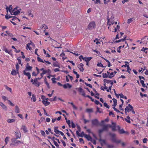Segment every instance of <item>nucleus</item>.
<instances>
[{
	"instance_id": "7ed1b4c3",
	"label": "nucleus",
	"mask_w": 148,
	"mask_h": 148,
	"mask_svg": "<svg viewBox=\"0 0 148 148\" xmlns=\"http://www.w3.org/2000/svg\"><path fill=\"white\" fill-rule=\"evenodd\" d=\"M21 11V9H19L17 10L16 8H14V10L12 12L11 15H17Z\"/></svg>"
},
{
	"instance_id": "c03bdc74",
	"label": "nucleus",
	"mask_w": 148,
	"mask_h": 148,
	"mask_svg": "<svg viewBox=\"0 0 148 148\" xmlns=\"http://www.w3.org/2000/svg\"><path fill=\"white\" fill-rule=\"evenodd\" d=\"M45 83L47 85V86L48 87V88H50V87L49 86V84L48 83V82L45 79Z\"/></svg>"
},
{
	"instance_id": "9b49d317",
	"label": "nucleus",
	"mask_w": 148,
	"mask_h": 148,
	"mask_svg": "<svg viewBox=\"0 0 148 148\" xmlns=\"http://www.w3.org/2000/svg\"><path fill=\"white\" fill-rule=\"evenodd\" d=\"M78 90L79 92L81 93L82 95L84 97L85 96L86 94L82 88H78Z\"/></svg>"
},
{
	"instance_id": "cd10ccee",
	"label": "nucleus",
	"mask_w": 148,
	"mask_h": 148,
	"mask_svg": "<svg viewBox=\"0 0 148 148\" xmlns=\"http://www.w3.org/2000/svg\"><path fill=\"white\" fill-rule=\"evenodd\" d=\"M4 86L6 90L9 91L11 92H12V90L11 88L9 87L6 85H5Z\"/></svg>"
},
{
	"instance_id": "b1692460",
	"label": "nucleus",
	"mask_w": 148,
	"mask_h": 148,
	"mask_svg": "<svg viewBox=\"0 0 148 148\" xmlns=\"http://www.w3.org/2000/svg\"><path fill=\"white\" fill-rule=\"evenodd\" d=\"M9 140V137H7L5 139V145H6L8 141Z\"/></svg>"
},
{
	"instance_id": "5fc2aeb1",
	"label": "nucleus",
	"mask_w": 148,
	"mask_h": 148,
	"mask_svg": "<svg viewBox=\"0 0 148 148\" xmlns=\"http://www.w3.org/2000/svg\"><path fill=\"white\" fill-rule=\"evenodd\" d=\"M109 114L110 115H112L113 117H114V113L112 112H109Z\"/></svg>"
},
{
	"instance_id": "c9c22d12",
	"label": "nucleus",
	"mask_w": 148,
	"mask_h": 148,
	"mask_svg": "<svg viewBox=\"0 0 148 148\" xmlns=\"http://www.w3.org/2000/svg\"><path fill=\"white\" fill-rule=\"evenodd\" d=\"M144 81L143 80H140V83L142 84L143 87H145L146 86L145 84L144 83ZM147 87V86H146Z\"/></svg>"
},
{
	"instance_id": "de8ad7c7",
	"label": "nucleus",
	"mask_w": 148,
	"mask_h": 148,
	"mask_svg": "<svg viewBox=\"0 0 148 148\" xmlns=\"http://www.w3.org/2000/svg\"><path fill=\"white\" fill-rule=\"evenodd\" d=\"M4 51L6 53H8L9 54H10V51H8L7 49H4Z\"/></svg>"
},
{
	"instance_id": "c756f323",
	"label": "nucleus",
	"mask_w": 148,
	"mask_h": 148,
	"mask_svg": "<svg viewBox=\"0 0 148 148\" xmlns=\"http://www.w3.org/2000/svg\"><path fill=\"white\" fill-rule=\"evenodd\" d=\"M15 120L14 119H8L7 120V122L9 123H13L15 121Z\"/></svg>"
},
{
	"instance_id": "5701e85b",
	"label": "nucleus",
	"mask_w": 148,
	"mask_h": 148,
	"mask_svg": "<svg viewBox=\"0 0 148 148\" xmlns=\"http://www.w3.org/2000/svg\"><path fill=\"white\" fill-rule=\"evenodd\" d=\"M15 112L17 113H19L20 112L19 108L17 106H15Z\"/></svg>"
},
{
	"instance_id": "09e8293b",
	"label": "nucleus",
	"mask_w": 148,
	"mask_h": 148,
	"mask_svg": "<svg viewBox=\"0 0 148 148\" xmlns=\"http://www.w3.org/2000/svg\"><path fill=\"white\" fill-rule=\"evenodd\" d=\"M127 71L130 73V70H131L130 69V66L129 65L127 66Z\"/></svg>"
},
{
	"instance_id": "f03ea898",
	"label": "nucleus",
	"mask_w": 148,
	"mask_h": 148,
	"mask_svg": "<svg viewBox=\"0 0 148 148\" xmlns=\"http://www.w3.org/2000/svg\"><path fill=\"white\" fill-rule=\"evenodd\" d=\"M81 58H82V59L84 60L86 62H89L92 58L91 57H83V56L82 55L79 57V58L81 61H82V60L81 59Z\"/></svg>"
},
{
	"instance_id": "603ef678",
	"label": "nucleus",
	"mask_w": 148,
	"mask_h": 148,
	"mask_svg": "<svg viewBox=\"0 0 148 148\" xmlns=\"http://www.w3.org/2000/svg\"><path fill=\"white\" fill-rule=\"evenodd\" d=\"M107 147L109 148H112L114 146L112 145H108Z\"/></svg>"
},
{
	"instance_id": "a18cd8bd",
	"label": "nucleus",
	"mask_w": 148,
	"mask_h": 148,
	"mask_svg": "<svg viewBox=\"0 0 148 148\" xmlns=\"http://www.w3.org/2000/svg\"><path fill=\"white\" fill-rule=\"evenodd\" d=\"M104 106H105V107H106V108H110V107L106 103H104Z\"/></svg>"
},
{
	"instance_id": "774afa93",
	"label": "nucleus",
	"mask_w": 148,
	"mask_h": 148,
	"mask_svg": "<svg viewBox=\"0 0 148 148\" xmlns=\"http://www.w3.org/2000/svg\"><path fill=\"white\" fill-rule=\"evenodd\" d=\"M60 71V69L58 68H56L54 69V71L55 72H57Z\"/></svg>"
},
{
	"instance_id": "c85d7f7f",
	"label": "nucleus",
	"mask_w": 148,
	"mask_h": 148,
	"mask_svg": "<svg viewBox=\"0 0 148 148\" xmlns=\"http://www.w3.org/2000/svg\"><path fill=\"white\" fill-rule=\"evenodd\" d=\"M108 125H106L103 126V130L104 131H107L108 130Z\"/></svg>"
},
{
	"instance_id": "4468645a",
	"label": "nucleus",
	"mask_w": 148,
	"mask_h": 148,
	"mask_svg": "<svg viewBox=\"0 0 148 148\" xmlns=\"http://www.w3.org/2000/svg\"><path fill=\"white\" fill-rule=\"evenodd\" d=\"M63 87L64 88H70L72 87L71 85H70L69 83H67L66 84H64L63 85Z\"/></svg>"
},
{
	"instance_id": "a878e982",
	"label": "nucleus",
	"mask_w": 148,
	"mask_h": 148,
	"mask_svg": "<svg viewBox=\"0 0 148 148\" xmlns=\"http://www.w3.org/2000/svg\"><path fill=\"white\" fill-rule=\"evenodd\" d=\"M130 117L128 116L125 119V120L127 123H130L131 122L130 121Z\"/></svg>"
},
{
	"instance_id": "dca6fc26",
	"label": "nucleus",
	"mask_w": 148,
	"mask_h": 148,
	"mask_svg": "<svg viewBox=\"0 0 148 148\" xmlns=\"http://www.w3.org/2000/svg\"><path fill=\"white\" fill-rule=\"evenodd\" d=\"M0 106L3 108V109L6 110H7V107L2 102H0Z\"/></svg>"
},
{
	"instance_id": "3c124183",
	"label": "nucleus",
	"mask_w": 148,
	"mask_h": 148,
	"mask_svg": "<svg viewBox=\"0 0 148 148\" xmlns=\"http://www.w3.org/2000/svg\"><path fill=\"white\" fill-rule=\"evenodd\" d=\"M104 1V3L105 4H107L108 3H109L110 1V0H103Z\"/></svg>"
},
{
	"instance_id": "1a4fd4ad",
	"label": "nucleus",
	"mask_w": 148,
	"mask_h": 148,
	"mask_svg": "<svg viewBox=\"0 0 148 148\" xmlns=\"http://www.w3.org/2000/svg\"><path fill=\"white\" fill-rule=\"evenodd\" d=\"M99 141L100 142L102 146H103L104 145H107L106 141L105 140L100 138L99 140Z\"/></svg>"
},
{
	"instance_id": "ea45409f",
	"label": "nucleus",
	"mask_w": 148,
	"mask_h": 148,
	"mask_svg": "<svg viewBox=\"0 0 148 148\" xmlns=\"http://www.w3.org/2000/svg\"><path fill=\"white\" fill-rule=\"evenodd\" d=\"M113 141L115 143H121V141L120 140H116L115 139H114L113 140Z\"/></svg>"
},
{
	"instance_id": "412c9836",
	"label": "nucleus",
	"mask_w": 148,
	"mask_h": 148,
	"mask_svg": "<svg viewBox=\"0 0 148 148\" xmlns=\"http://www.w3.org/2000/svg\"><path fill=\"white\" fill-rule=\"evenodd\" d=\"M21 142L19 140H18L15 142L13 143H11L10 144V145H18L19 143H21Z\"/></svg>"
},
{
	"instance_id": "864d4df0",
	"label": "nucleus",
	"mask_w": 148,
	"mask_h": 148,
	"mask_svg": "<svg viewBox=\"0 0 148 148\" xmlns=\"http://www.w3.org/2000/svg\"><path fill=\"white\" fill-rule=\"evenodd\" d=\"M16 68L17 70V71H18V69H19V66L18 64H17L16 65Z\"/></svg>"
},
{
	"instance_id": "37998d69",
	"label": "nucleus",
	"mask_w": 148,
	"mask_h": 148,
	"mask_svg": "<svg viewBox=\"0 0 148 148\" xmlns=\"http://www.w3.org/2000/svg\"><path fill=\"white\" fill-rule=\"evenodd\" d=\"M123 104H121L119 106V108H120V110H122L123 111L124 109L123 108H122V107L123 106Z\"/></svg>"
},
{
	"instance_id": "4be33fe9",
	"label": "nucleus",
	"mask_w": 148,
	"mask_h": 148,
	"mask_svg": "<svg viewBox=\"0 0 148 148\" xmlns=\"http://www.w3.org/2000/svg\"><path fill=\"white\" fill-rule=\"evenodd\" d=\"M51 71L49 69H48L47 70H45L43 71L42 72V74H45L47 73H50Z\"/></svg>"
},
{
	"instance_id": "72a5a7b5",
	"label": "nucleus",
	"mask_w": 148,
	"mask_h": 148,
	"mask_svg": "<svg viewBox=\"0 0 148 148\" xmlns=\"http://www.w3.org/2000/svg\"><path fill=\"white\" fill-rule=\"evenodd\" d=\"M37 60H38V61L39 62H43V63H44V62L43 61V60L42 59H41L38 56L37 57Z\"/></svg>"
},
{
	"instance_id": "20e7f679",
	"label": "nucleus",
	"mask_w": 148,
	"mask_h": 148,
	"mask_svg": "<svg viewBox=\"0 0 148 148\" xmlns=\"http://www.w3.org/2000/svg\"><path fill=\"white\" fill-rule=\"evenodd\" d=\"M91 122L92 125H93L97 126L98 125H99L101 126H103L101 124L99 123V121L96 119L92 120Z\"/></svg>"
},
{
	"instance_id": "bb28decb",
	"label": "nucleus",
	"mask_w": 148,
	"mask_h": 148,
	"mask_svg": "<svg viewBox=\"0 0 148 148\" xmlns=\"http://www.w3.org/2000/svg\"><path fill=\"white\" fill-rule=\"evenodd\" d=\"M125 38H126V37H124V38H123L120 39L119 40H116L115 41V42H116V43H118V42H119L121 41H124L125 40Z\"/></svg>"
},
{
	"instance_id": "49530a36",
	"label": "nucleus",
	"mask_w": 148,
	"mask_h": 148,
	"mask_svg": "<svg viewBox=\"0 0 148 148\" xmlns=\"http://www.w3.org/2000/svg\"><path fill=\"white\" fill-rule=\"evenodd\" d=\"M33 100L34 102H35L36 100V98L35 96L34 95H32Z\"/></svg>"
},
{
	"instance_id": "79ce46f5",
	"label": "nucleus",
	"mask_w": 148,
	"mask_h": 148,
	"mask_svg": "<svg viewBox=\"0 0 148 148\" xmlns=\"http://www.w3.org/2000/svg\"><path fill=\"white\" fill-rule=\"evenodd\" d=\"M83 120L84 121V123L85 124H86V123L88 122H89L90 121L89 120H86L85 118L83 119Z\"/></svg>"
},
{
	"instance_id": "7c9ffc66",
	"label": "nucleus",
	"mask_w": 148,
	"mask_h": 148,
	"mask_svg": "<svg viewBox=\"0 0 148 148\" xmlns=\"http://www.w3.org/2000/svg\"><path fill=\"white\" fill-rule=\"evenodd\" d=\"M58 128V127H55L54 128V131L56 134H58L59 133V132H60V131L57 129Z\"/></svg>"
},
{
	"instance_id": "338daca9",
	"label": "nucleus",
	"mask_w": 148,
	"mask_h": 148,
	"mask_svg": "<svg viewBox=\"0 0 148 148\" xmlns=\"http://www.w3.org/2000/svg\"><path fill=\"white\" fill-rule=\"evenodd\" d=\"M104 131L103 129L99 130V134H101Z\"/></svg>"
},
{
	"instance_id": "aec40b11",
	"label": "nucleus",
	"mask_w": 148,
	"mask_h": 148,
	"mask_svg": "<svg viewBox=\"0 0 148 148\" xmlns=\"http://www.w3.org/2000/svg\"><path fill=\"white\" fill-rule=\"evenodd\" d=\"M6 9L7 11V12H8V11L9 12H10L11 14V12L12 11H11V10H12V5H10L9 6V7L8 8V7L6 8Z\"/></svg>"
},
{
	"instance_id": "423d86ee",
	"label": "nucleus",
	"mask_w": 148,
	"mask_h": 148,
	"mask_svg": "<svg viewBox=\"0 0 148 148\" xmlns=\"http://www.w3.org/2000/svg\"><path fill=\"white\" fill-rule=\"evenodd\" d=\"M32 84L38 87L40 84V83L36 79H34V82H33Z\"/></svg>"
},
{
	"instance_id": "4c0bfd02",
	"label": "nucleus",
	"mask_w": 148,
	"mask_h": 148,
	"mask_svg": "<svg viewBox=\"0 0 148 148\" xmlns=\"http://www.w3.org/2000/svg\"><path fill=\"white\" fill-rule=\"evenodd\" d=\"M97 65L98 66L101 67L102 68L104 67V66H103V64H101V62L97 64Z\"/></svg>"
},
{
	"instance_id": "39448f33",
	"label": "nucleus",
	"mask_w": 148,
	"mask_h": 148,
	"mask_svg": "<svg viewBox=\"0 0 148 148\" xmlns=\"http://www.w3.org/2000/svg\"><path fill=\"white\" fill-rule=\"evenodd\" d=\"M133 109V107L130 104H128V106H127L126 108H125V110H127V112H129L131 111Z\"/></svg>"
},
{
	"instance_id": "58836bf2",
	"label": "nucleus",
	"mask_w": 148,
	"mask_h": 148,
	"mask_svg": "<svg viewBox=\"0 0 148 148\" xmlns=\"http://www.w3.org/2000/svg\"><path fill=\"white\" fill-rule=\"evenodd\" d=\"M133 18H131L130 19H128L127 20V23L128 24H129L131 22H132L133 21Z\"/></svg>"
},
{
	"instance_id": "4d7b16f0",
	"label": "nucleus",
	"mask_w": 148,
	"mask_h": 148,
	"mask_svg": "<svg viewBox=\"0 0 148 148\" xmlns=\"http://www.w3.org/2000/svg\"><path fill=\"white\" fill-rule=\"evenodd\" d=\"M56 78L55 77L52 78H51V80L52 81L53 83H56V82L55 81L56 80Z\"/></svg>"
},
{
	"instance_id": "bf43d9fd",
	"label": "nucleus",
	"mask_w": 148,
	"mask_h": 148,
	"mask_svg": "<svg viewBox=\"0 0 148 148\" xmlns=\"http://www.w3.org/2000/svg\"><path fill=\"white\" fill-rule=\"evenodd\" d=\"M71 126L73 128H74L75 127V125L73 122H72L71 123Z\"/></svg>"
},
{
	"instance_id": "6e6552de",
	"label": "nucleus",
	"mask_w": 148,
	"mask_h": 148,
	"mask_svg": "<svg viewBox=\"0 0 148 148\" xmlns=\"http://www.w3.org/2000/svg\"><path fill=\"white\" fill-rule=\"evenodd\" d=\"M84 66V64L82 63H80L78 64V67L81 71L83 72L84 71V69L83 68Z\"/></svg>"
},
{
	"instance_id": "2eb2a0df",
	"label": "nucleus",
	"mask_w": 148,
	"mask_h": 148,
	"mask_svg": "<svg viewBox=\"0 0 148 148\" xmlns=\"http://www.w3.org/2000/svg\"><path fill=\"white\" fill-rule=\"evenodd\" d=\"M42 101L45 106H47L50 104V103L49 102H48L45 100H43Z\"/></svg>"
},
{
	"instance_id": "6ab92c4d",
	"label": "nucleus",
	"mask_w": 148,
	"mask_h": 148,
	"mask_svg": "<svg viewBox=\"0 0 148 148\" xmlns=\"http://www.w3.org/2000/svg\"><path fill=\"white\" fill-rule=\"evenodd\" d=\"M85 137L89 141H92V138L89 135H85Z\"/></svg>"
},
{
	"instance_id": "8fccbe9b",
	"label": "nucleus",
	"mask_w": 148,
	"mask_h": 148,
	"mask_svg": "<svg viewBox=\"0 0 148 148\" xmlns=\"http://www.w3.org/2000/svg\"><path fill=\"white\" fill-rule=\"evenodd\" d=\"M85 84L87 86H88V87H90V88H92V85L90 84L86 83V82L85 83Z\"/></svg>"
},
{
	"instance_id": "f3484780",
	"label": "nucleus",
	"mask_w": 148,
	"mask_h": 148,
	"mask_svg": "<svg viewBox=\"0 0 148 148\" xmlns=\"http://www.w3.org/2000/svg\"><path fill=\"white\" fill-rule=\"evenodd\" d=\"M18 73V71H15V70H12L11 72V74L13 75H15L17 74Z\"/></svg>"
},
{
	"instance_id": "ddd939ff",
	"label": "nucleus",
	"mask_w": 148,
	"mask_h": 148,
	"mask_svg": "<svg viewBox=\"0 0 148 148\" xmlns=\"http://www.w3.org/2000/svg\"><path fill=\"white\" fill-rule=\"evenodd\" d=\"M23 74L26 76H27L28 77V79H29L31 78V75L30 73H27L25 70H24L23 71Z\"/></svg>"
},
{
	"instance_id": "393cba45",
	"label": "nucleus",
	"mask_w": 148,
	"mask_h": 148,
	"mask_svg": "<svg viewBox=\"0 0 148 148\" xmlns=\"http://www.w3.org/2000/svg\"><path fill=\"white\" fill-rule=\"evenodd\" d=\"M31 43H28L27 44L26 49H29V50H30L31 49V48L29 47V46L31 44H32V42L31 41Z\"/></svg>"
},
{
	"instance_id": "e2e57ef3",
	"label": "nucleus",
	"mask_w": 148,
	"mask_h": 148,
	"mask_svg": "<svg viewBox=\"0 0 148 148\" xmlns=\"http://www.w3.org/2000/svg\"><path fill=\"white\" fill-rule=\"evenodd\" d=\"M79 141L80 143H84V141H83V140L82 138H79Z\"/></svg>"
},
{
	"instance_id": "a211bd4d",
	"label": "nucleus",
	"mask_w": 148,
	"mask_h": 148,
	"mask_svg": "<svg viewBox=\"0 0 148 148\" xmlns=\"http://www.w3.org/2000/svg\"><path fill=\"white\" fill-rule=\"evenodd\" d=\"M32 69V67L31 66H30L28 65V64H27V66H26V68L25 69V71H29L30 70L31 71Z\"/></svg>"
},
{
	"instance_id": "052dcab7",
	"label": "nucleus",
	"mask_w": 148,
	"mask_h": 148,
	"mask_svg": "<svg viewBox=\"0 0 148 148\" xmlns=\"http://www.w3.org/2000/svg\"><path fill=\"white\" fill-rule=\"evenodd\" d=\"M113 108L114 109V110L116 111V112H120V111L118 110L115 107H113Z\"/></svg>"
},
{
	"instance_id": "9d476101",
	"label": "nucleus",
	"mask_w": 148,
	"mask_h": 148,
	"mask_svg": "<svg viewBox=\"0 0 148 148\" xmlns=\"http://www.w3.org/2000/svg\"><path fill=\"white\" fill-rule=\"evenodd\" d=\"M107 73H108V74H107L106 73H103L102 74V76H103V78H107V77H108L110 78H112V77H111L110 76L109 74V72H108V71L107 72Z\"/></svg>"
},
{
	"instance_id": "0e129e2a",
	"label": "nucleus",
	"mask_w": 148,
	"mask_h": 148,
	"mask_svg": "<svg viewBox=\"0 0 148 148\" xmlns=\"http://www.w3.org/2000/svg\"><path fill=\"white\" fill-rule=\"evenodd\" d=\"M110 84H111V85L109 87V89L110 90H111V88H112V86L113 84V82H111V83H110Z\"/></svg>"
},
{
	"instance_id": "680f3d73",
	"label": "nucleus",
	"mask_w": 148,
	"mask_h": 148,
	"mask_svg": "<svg viewBox=\"0 0 148 148\" xmlns=\"http://www.w3.org/2000/svg\"><path fill=\"white\" fill-rule=\"evenodd\" d=\"M147 140V139L146 138H144L143 140V142L144 143H146Z\"/></svg>"
},
{
	"instance_id": "69168bd1",
	"label": "nucleus",
	"mask_w": 148,
	"mask_h": 148,
	"mask_svg": "<svg viewBox=\"0 0 148 148\" xmlns=\"http://www.w3.org/2000/svg\"><path fill=\"white\" fill-rule=\"evenodd\" d=\"M17 139L16 138H12V139H11V140H12V141L13 142V143H14V142H15V141H16V139Z\"/></svg>"
},
{
	"instance_id": "f8f14e48",
	"label": "nucleus",
	"mask_w": 148,
	"mask_h": 148,
	"mask_svg": "<svg viewBox=\"0 0 148 148\" xmlns=\"http://www.w3.org/2000/svg\"><path fill=\"white\" fill-rule=\"evenodd\" d=\"M21 129L25 133L27 132H28V130H27V128L25 125H22L21 127Z\"/></svg>"
},
{
	"instance_id": "13d9d810",
	"label": "nucleus",
	"mask_w": 148,
	"mask_h": 148,
	"mask_svg": "<svg viewBox=\"0 0 148 148\" xmlns=\"http://www.w3.org/2000/svg\"><path fill=\"white\" fill-rule=\"evenodd\" d=\"M95 103L97 105H99V104H100V103L99 102V101L97 100H95Z\"/></svg>"
},
{
	"instance_id": "f704fd0d",
	"label": "nucleus",
	"mask_w": 148,
	"mask_h": 148,
	"mask_svg": "<svg viewBox=\"0 0 148 148\" xmlns=\"http://www.w3.org/2000/svg\"><path fill=\"white\" fill-rule=\"evenodd\" d=\"M86 134H84V132H82L80 134H79V136L82 137L85 136Z\"/></svg>"
},
{
	"instance_id": "e433bc0d",
	"label": "nucleus",
	"mask_w": 148,
	"mask_h": 148,
	"mask_svg": "<svg viewBox=\"0 0 148 148\" xmlns=\"http://www.w3.org/2000/svg\"><path fill=\"white\" fill-rule=\"evenodd\" d=\"M94 42H95L96 44H98L100 43V42H99L97 38H95L94 41Z\"/></svg>"
},
{
	"instance_id": "2f4dec72",
	"label": "nucleus",
	"mask_w": 148,
	"mask_h": 148,
	"mask_svg": "<svg viewBox=\"0 0 148 148\" xmlns=\"http://www.w3.org/2000/svg\"><path fill=\"white\" fill-rule=\"evenodd\" d=\"M41 27L42 29H43V28L45 29H46L48 28L47 26L44 24L42 25Z\"/></svg>"
},
{
	"instance_id": "0eeeda50",
	"label": "nucleus",
	"mask_w": 148,
	"mask_h": 148,
	"mask_svg": "<svg viewBox=\"0 0 148 148\" xmlns=\"http://www.w3.org/2000/svg\"><path fill=\"white\" fill-rule=\"evenodd\" d=\"M107 19L108 20L107 25L110 26L111 25H113L114 23V20L112 19L111 20H110L109 17H107Z\"/></svg>"
},
{
	"instance_id": "473e14b6",
	"label": "nucleus",
	"mask_w": 148,
	"mask_h": 148,
	"mask_svg": "<svg viewBox=\"0 0 148 148\" xmlns=\"http://www.w3.org/2000/svg\"><path fill=\"white\" fill-rule=\"evenodd\" d=\"M86 111L88 113H91L93 112V109L92 108L87 109L86 110Z\"/></svg>"
},
{
	"instance_id": "a19ab883",
	"label": "nucleus",
	"mask_w": 148,
	"mask_h": 148,
	"mask_svg": "<svg viewBox=\"0 0 148 148\" xmlns=\"http://www.w3.org/2000/svg\"><path fill=\"white\" fill-rule=\"evenodd\" d=\"M119 133L121 134H123L125 133V132L123 129H121L119 131Z\"/></svg>"
},
{
	"instance_id": "f257e3e1",
	"label": "nucleus",
	"mask_w": 148,
	"mask_h": 148,
	"mask_svg": "<svg viewBox=\"0 0 148 148\" xmlns=\"http://www.w3.org/2000/svg\"><path fill=\"white\" fill-rule=\"evenodd\" d=\"M96 24L94 21H92L90 22L88 26V29H92L95 28Z\"/></svg>"
},
{
	"instance_id": "6e6d98bb",
	"label": "nucleus",
	"mask_w": 148,
	"mask_h": 148,
	"mask_svg": "<svg viewBox=\"0 0 148 148\" xmlns=\"http://www.w3.org/2000/svg\"><path fill=\"white\" fill-rule=\"evenodd\" d=\"M8 100V101L9 102V103H10V104L11 106H14V104L11 101H10L9 100Z\"/></svg>"
}]
</instances>
